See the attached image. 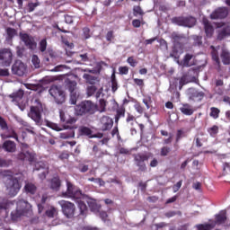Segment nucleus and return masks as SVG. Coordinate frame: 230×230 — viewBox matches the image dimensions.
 <instances>
[{"mask_svg":"<svg viewBox=\"0 0 230 230\" xmlns=\"http://www.w3.org/2000/svg\"><path fill=\"white\" fill-rule=\"evenodd\" d=\"M47 127L50 128L51 129L57 131V132H60L62 131V128H59V126L56 123H53V122H48L47 123Z\"/></svg>","mask_w":230,"mask_h":230,"instance_id":"nucleus-53","label":"nucleus"},{"mask_svg":"<svg viewBox=\"0 0 230 230\" xmlns=\"http://www.w3.org/2000/svg\"><path fill=\"white\" fill-rule=\"evenodd\" d=\"M182 39H184V36H183V35L178 34V33H176V32H172V40L174 42H180L181 40H182Z\"/></svg>","mask_w":230,"mask_h":230,"instance_id":"nucleus-51","label":"nucleus"},{"mask_svg":"<svg viewBox=\"0 0 230 230\" xmlns=\"http://www.w3.org/2000/svg\"><path fill=\"white\" fill-rule=\"evenodd\" d=\"M21 188H22L21 183L17 178L11 177L9 179V181L7 182V185H6V189L9 196L15 197L19 193Z\"/></svg>","mask_w":230,"mask_h":230,"instance_id":"nucleus-7","label":"nucleus"},{"mask_svg":"<svg viewBox=\"0 0 230 230\" xmlns=\"http://www.w3.org/2000/svg\"><path fill=\"white\" fill-rule=\"evenodd\" d=\"M3 149L9 153H14L16 151V144L13 141L6 140L3 144Z\"/></svg>","mask_w":230,"mask_h":230,"instance_id":"nucleus-25","label":"nucleus"},{"mask_svg":"<svg viewBox=\"0 0 230 230\" xmlns=\"http://www.w3.org/2000/svg\"><path fill=\"white\" fill-rule=\"evenodd\" d=\"M97 105L91 101H84L80 104L75 105L74 113L75 116H90L96 112Z\"/></svg>","mask_w":230,"mask_h":230,"instance_id":"nucleus-1","label":"nucleus"},{"mask_svg":"<svg viewBox=\"0 0 230 230\" xmlns=\"http://www.w3.org/2000/svg\"><path fill=\"white\" fill-rule=\"evenodd\" d=\"M4 132L1 134L2 139L13 138V139H15V141H17V143H20L18 134L16 133V131L13 128L7 127V128L4 129Z\"/></svg>","mask_w":230,"mask_h":230,"instance_id":"nucleus-19","label":"nucleus"},{"mask_svg":"<svg viewBox=\"0 0 230 230\" xmlns=\"http://www.w3.org/2000/svg\"><path fill=\"white\" fill-rule=\"evenodd\" d=\"M226 219L227 217L226 213L217 214L215 217V224L218 226L223 225L226 223Z\"/></svg>","mask_w":230,"mask_h":230,"instance_id":"nucleus-34","label":"nucleus"},{"mask_svg":"<svg viewBox=\"0 0 230 230\" xmlns=\"http://www.w3.org/2000/svg\"><path fill=\"white\" fill-rule=\"evenodd\" d=\"M13 53L10 48L0 49V66L9 67L13 64Z\"/></svg>","mask_w":230,"mask_h":230,"instance_id":"nucleus-4","label":"nucleus"},{"mask_svg":"<svg viewBox=\"0 0 230 230\" xmlns=\"http://www.w3.org/2000/svg\"><path fill=\"white\" fill-rule=\"evenodd\" d=\"M78 201V208L80 209V214L82 216H85L87 214V206L85 205V203L80 199H77Z\"/></svg>","mask_w":230,"mask_h":230,"instance_id":"nucleus-41","label":"nucleus"},{"mask_svg":"<svg viewBox=\"0 0 230 230\" xmlns=\"http://www.w3.org/2000/svg\"><path fill=\"white\" fill-rule=\"evenodd\" d=\"M77 86V83L75 81H72L70 79H66L65 81V87L66 89H67V91L70 93V101H71V104H76V97L77 94L75 92Z\"/></svg>","mask_w":230,"mask_h":230,"instance_id":"nucleus-9","label":"nucleus"},{"mask_svg":"<svg viewBox=\"0 0 230 230\" xmlns=\"http://www.w3.org/2000/svg\"><path fill=\"white\" fill-rule=\"evenodd\" d=\"M13 203L9 201L7 199L0 198V214L4 213V217L8 216V210Z\"/></svg>","mask_w":230,"mask_h":230,"instance_id":"nucleus-21","label":"nucleus"},{"mask_svg":"<svg viewBox=\"0 0 230 230\" xmlns=\"http://www.w3.org/2000/svg\"><path fill=\"white\" fill-rule=\"evenodd\" d=\"M172 149L169 146H163L160 151L161 156H167L171 153Z\"/></svg>","mask_w":230,"mask_h":230,"instance_id":"nucleus-54","label":"nucleus"},{"mask_svg":"<svg viewBox=\"0 0 230 230\" xmlns=\"http://www.w3.org/2000/svg\"><path fill=\"white\" fill-rule=\"evenodd\" d=\"M144 24H145V22H144V20H143V17H141V20H139V19H134V20L132 21V25H133V27L136 28V29L140 28L141 25H144Z\"/></svg>","mask_w":230,"mask_h":230,"instance_id":"nucleus-47","label":"nucleus"},{"mask_svg":"<svg viewBox=\"0 0 230 230\" xmlns=\"http://www.w3.org/2000/svg\"><path fill=\"white\" fill-rule=\"evenodd\" d=\"M48 48V41L43 39L40 40V50L42 52V54L48 50H46V49Z\"/></svg>","mask_w":230,"mask_h":230,"instance_id":"nucleus-50","label":"nucleus"},{"mask_svg":"<svg viewBox=\"0 0 230 230\" xmlns=\"http://www.w3.org/2000/svg\"><path fill=\"white\" fill-rule=\"evenodd\" d=\"M126 62H128V64H129L132 67H136L138 63V61H137L134 57L128 58V60H126Z\"/></svg>","mask_w":230,"mask_h":230,"instance_id":"nucleus-58","label":"nucleus"},{"mask_svg":"<svg viewBox=\"0 0 230 230\" xmlns=\"http://www.w3.org/2000/svg\"><path fill=\"white\" fill-rule=\"evenodd\" d=\"M208 133L211 137H217L219 133V127L217 125H213L208 128Z\"/></svg>","mask_w":230,"mask_h":230,"instance_id":"nucleus-39","label":"nucleus"},{"mask_svg":"<svg viewBox=\"0 0 230 230\" xmlns=\"http://www.w3.org/2000/svg\"><path fill=\"white\" fill-rule=\"evenodd\" d=\"M193 40H194V42H193L194 46H201L202 45V37L201 36L194 35Z\"/></svg>","mask_w":230,"mask_h":230,"instance_id":"nucleus-57","label":"nucleus"},{"mask_svg":"<svg viewBox=\"0 0 230 230\" xmlns=\"http://www.w3.org/2000/svg\"><path fill=\"white\" fill-rule=\"evenodd\" d=\"M49 92L58 104H63L66 102L65 92L60 86L53 85Z\"/></svg>","mask_w":230,"mask_h":230,"instance_id":"nucleus-6","label":"nucleus"},{"mask_svg":"<svg viewBox=\"0 0 230 230\" xmlns=\"http://www.w3.org/2000/svg\"><path fill=\"white\" fill-rule=\"evenodd\" d=\"M126 114V109L123 105H121L119 108L116 110V114H115V124L118 125L119 121L121 118H124Z\"/></svg>","mask_w":230,"mask_h":230,"instance_id":"nucleus-26","label":"nucleus"},{"mask_svg":"<svg viewBox=\"0 0 230 230\" xmlns=\"http://www.w3.org/2000/svg\"><path fill=\"white\" fill-rule=\"evenodd\" d=\"M113 39H115L114 31H108L106 34V40L109 42H111Z\"/></svg>","mask_w":230,"mask_h":230,"instance_id":"nucleus-63","label":"nucleus"},{"mask_svg":"<svg viewBox=\"0 0 230 230\" xmlns=\"http://www.w3.org/2000/svg\"><path fill=\"white\" fill-rule=\"evenodd\" d=\"M214 227L215 226L209 223L196 225L197 230H212Z\"/></svg>","mask_w":230,"mask_h":230,"instance_id":"nucleus-40","label":"nucleus"},{"mask_svg":"<svg viewBox=\"0 0 230 230\" xmlns=\"http://www.w3.org/2000/svg\"><path fill=\"white\" fill-rule=\"evenodd\" d=\"M24 96V91L20 89L17 92L13 93L9 95V98L12 99V102H19Z\"/></svg>","mask_w":230,"mask_h":230,"instance_id":"nucleus-27","label":"nucleus"},{"mask_svg":"<svg viewBox=\"0 0 230 230\" xmlns=\"http://www.w3.org/2000/svg\"><path fill=\"white\" fill-rule=\"evenodd\" d=\"M0 128L4 131L5 129H8V124L4 117L0 116Z\"/></svg>","mask_w":230,"mask_h":230,"instance_id":"nucleus-56","label":"nucleus"},{"mask_svg":"<svg viewBox=\"0 0 230 230\" xmlns=\"http://www.w3.org/2000/svg\"><path fill=\"white\" fill-rule=\"evenodd\" d=\"M23 190H25L26 193L34 195L37 191V187L32 182H27L26 185L23 187Z\"/></svg>","mask_w":230,"mask_h":230,"instance_id":"nucleus-31","label":"nucleus"},{"mask_svg":"<svg viewBox=\"0 0 230 230\" xmlns=\"http://www.w3.org/2000/svg\"><path fill=\"white\" fill-rule=\"evenodd\" d=\"M172 24L185 27V17L182 16H175L171 19Z\"/></svg>","mask_w":230,"mask_h":230,"instance_id":"nucleus-32","label":"nucleus"},{"mask_svg":"<svg viewBox=\"0 0 230 230\" xmlns=\"http://www.w3.org/2000/svg\"><path fill=\"white\" fill-rule=\"evenodd\" d=\"M220 58L224 65L230 64V53L226 49L222 50Z\"/></svg>","mask_w":230,"mask_h":230,"instance_id":"nucleus-33","label":"nucleus"},{"mask_svg":"<svg viewBox=\"0 0 230 230\" xmlns=\"http://www.w3.org/2000/svg\"><path fill=\"white\" fill-rule=\"evenodd\" d=\"M220 113H221V111L218 108L211 107L209 117L212 118L213 119H217L220 117Z\"/></svg>","mask_w":230,"mask_h":230,"instance_id":"nucleus-37","label":"nucleus"},{"mask_svg":"<svg viewBox=\"0 0 230 230\" xmlns=\"http://www.w3.org/2000/svg\"><path fill=\"white\" fill-rule=\"evenodd\" d=\"M62 196L74 199H81L84 194L82 190L76 188L71 181H66V191L63 192Z\"/></svg>","mask_w":230,"mask_h":230,"instance_id":"nucleus-5","label":"nucleus"},{"mask_svg":"<svg viewBox=\"0 0 230 230\" xmlns=\"http://www.w3.org/2000/svg\"><path fill=\"white\" fill-rule=\"evenodd\" d=\"M133 14L135 17H137L138 15L142 17L145 14V13L140 6H134Z\"/></svg>","mask_w":230,"mask_h":230,"instance_id":"nucleus-48","label":"nucleus"},{"mask_svg":"<svg viewBox=\"0 0 230 230\" xmlns=\"http://www.w3.org/2000/svg\"><path fill=\"white\" fill-rule=\"evenodd\" d=\"M226 37H230V25H226L217 33V40H224Z\"/></svg>","mask_w":230,"mask_h":230,"instance_id":"nucleus-24","label":"nucleus"},{"mask_svg":"<svg viewBox=\"0 0 230 230\" xmlns=\"http://www.w3.org/2000/svg\"><path fill=\"white\" fill-rule=\"evenodd\" d=\"M170 57L173 58L176 60H179L180 58L179 51L177 49H172V52L170 53Z\"/></svg>","mask_w":230,"mask_h":230,"instance_id":"nucleus-64","label":"nucleus"},{"mask_svg":"<svg viewBox=\"0 0 230 230\" xmlns=\"http://www.w3.org/2000/svg\"><path fill=\"white\" fill-rule=\"evenodd\" d=\"M42 112L43 106L40 99H35L33 105L31 107V110L28 113L29 118H31L38 126L42 125Z\"/></svg>","mask_w":230,"mask_h":230,"instance_id":"nucleus-2","label":"nucleus"},{"mask_svg":"<svg viewBox=\"0 0 230 230\" xmlns=\"http://www.w3.org/2000/svg\"><path fill=\"white\" fill-rule=\"evenodd\" d=\"M134 160L136 162L137 166H138V171L146 172V165L145 164L146 161L148 160V156L144 154H137L134 155Z\"/></svg>","mask_w":230,"mask_h":230,"instance_id":"nucleus-16","label":"nucleus"},{"mask_svg":"<svg viewBox=\"0 0 230 230\" xmlns=\"http://www.w3.org/2000/svg\"><path fill=\"white\" fill-rule=\"evenodd\" d=\"M78 131L81 137H92L93 131L86 126H80Z\"/></svg>","mask_w":230,"mask_h":230,"instance_id":"nucleus-29","label":"nucleus"},{"mask_svg":"<svg viewBox=\"0 0 230 230\" xmlns=\"http://www.w3.org/2000/svg\"><path fill=\"white\" fill-rule=\"evenodd\" d=\"M40 5V3H29L28 4V12L32 13L36 7Z\"/></svg>","mask_w":230,"mask_h":230,"instance_id":"nucleus-60","label":"nucleus"},{"mask_svg":"<svg viewBox=\"0 0 230 230\" xmlns=\"http://www.w3.org/2000/svg\"><path fill=\"white\" fill-rule=\"evenodd\" d=\"M180 111L186 116H191L194 112V110L189 103L182 104V107L180 108Z\"/></svg>","mask_w":230,"mask_h":230,"instance_id":"nucleus-30","label":"nucleus"},{"mask_svg":"<svg viewBox=\"0 0 230 230\" xmlns=\"http://www.w3.org/2000/svg\"><path fill=\"white\" fill-rule=\"evenodd\" d=\"M203 24H204L206 36L208 39H211V37H213L214 31H215V29H214L213 25L211 24V22L208 19H203Z\"/></svg>","mask_w":230,"mask_h":230,"instance_id":"nucleus-22","label":"nucleus"},{"mask_svg":"<svg viewBox=\"0 0 230 230\" xmlns=\"http://www.w3.org/2000/svg\"><path fill=\"white\" fill-rule=\"evenodd\" d=\"M97 87L95 85H90L86 88V94L88 97H91L95 94Z\"/></svg>","mask_w":230,"mask_h":230,"instance_id":"nucleus-45","label":"nucleus"},{"mask_svg":"<svg viewBox=\"0 0 230 230\" xmlns=\"http://www.w3.org/2000/svg\"><path fill=\"white\" fill-rule=\"evenodd\" d=\"M64 128L68 129V130L60 133L59 137L61 139H70L71 137H75V129L77 128L76 126H71L70 127V126L65 125Z\"/></svg>","mask_w":230,"mask_h":230,"instance_id":"nucleus-20","label":"nucleus"},{"mask_svg":"<svg viewBox=\"0 0 230 230\" xmlns=\"http://www.w3.org/2000/svg\"><path fill=\"white\" fill-rule=\"evenodd\" d=\"M62 185V181L58 176L53 177L50 180V189L53 190V191H59Z\"/></svg>","mask_w":230,"mask_h":230,"instance_id":"nucleus-23","label":"nucleus"},{"mask_svg":"<svg viewBox=\"0 0 230 230\" xmlns=\"http://www.w3.org/2000/svg\"><path fill=\"white\" fill-rule=\"evenodd\" d=\"M181 137H187V134L182 129H178L175 136V146H177V144L181 141Z\"/></svg>","mask_w":230,"mask_h":230,"instance_id":"nucleus-42","label":"nucleus"},{"mask_svg":"<svg viewBox=\"0 0 230 230\" xmlns=\"http://www.w3.org/2000/svg\"><path fill=\"white\" fill-rule=\"evenodd\" d=\"M31 62L36 69H39L40 67V59L38 58V56L33 55Z\"/></svg>","mask_w":230,"mask_h":230,"instance_id":"nucleus-49","label":"nucleus"},{"mask_svg":"<svg viewBox=\"0 0 230 230\" xmlns=\"http://www.w3.org/2000/svg\"><path fill=\"white\" fill-rule=\"evenodd\" d=\"M17 159L29 162L31 164L36 162V154L33 152L22 150V152L17 155Z\"/></svg>","mask_w":230,"mask_h":230,"instance_id":"nucleus-15","label":"nucleus"},{"mask_svg":"<svg viewBox=\"0 0 230 230\" xmlns=\"http://www.w3.org/2000/svg\"><path fill=\"white\" fill-rule=\"evenodd\" d=\"M34 171H41L39 174V178L41 181H44L48 177V174H49V167L45 162H37V164H35Z\"/></svg>","mask_w":230,"mask_h":230,"instance_id":"nucleus-14","label":"nucleus"},{"mask_svg":"<svg viewBox=\"0 0 230 230\" xmlns=\"http://www.w3.org/2000/svg\"><path fill=\"white\" fill-rule=\"evenodd\" d=\"M6 35L9 40H12L15 35H17V30L14 28L8 27L6 28Z\"/></svg>","mask_w":230,"mask_h":230,"instance_id":"nucleus-44","label":"nucleus"},{"mask_svg":"<svg viewBox=\"0 0 230 230\" xmlns=\"http://www.w3.org/2000/svg\"><path fill=\"white\" fill-rule=\"evenodd\" d=\"M26 72V66L22 61H15L12 66V73L18 76H23Z\"/></svg>","mask_w":230,"mask_h":230,"instance_id":"nucleus-18","label":"nucleus"},{"mask_svg":"<svg viewBox=\"0 0 230 230\" xmlns=\"http://www.w3.org/2000/svg\"><path fill=\"white\" fill-rule=\"evenodd\" d=\"M83 77L86 81V84L92 86H94L97 83H100L96 76L90 74H84Z\"/></svg>","mask_w":230,"mask_h":230,"instance_id":"nucleus-28","label":"nucleus"},{"mask_svg":"<svg viewBox=\"0 0 230 230\" xmlns=\"http://www.w3.org/2000/svg\"><path fill=\"white\" fill-rule=\"evenodd\" d=\"M83 37L84 39H85V40H87V39H90V29L88 27H84L83 29Z\"/></svg>","mask_w":230,"mask_h":230,"instance_id":"nucleus-61","label":"nucleus"},{"mask_svg":"<svg viewBox=\"0 0 230 230\" xmlns=\"http://www.w3.org/2000/svg\"><path fill=\"white\" fill-rule=\"evenodd\" d=\"M99 107H100V111L101 112L106 111L107 102L104 99H101L99 101Z\"/></svg>","mask_w":230,"mask_h":230,"instance_id":"nucleus-55","label":"nucleus"},{"mask_svg":"<svg viewBox=\"0 0 230 230\" xmlns=\"http://www.w3.org/2000/svg\"><path fill=\"white\" fill-rule=\"evenodd\" d=\"M42 57L44 63L48 66H55L58 63L57 53L51 49H47V51L42 54Z\"/></svg>","mask_w":230,"mask_h":230,"instance_id":"nucleus-11","label":"nucleus"},{"mask_svg":"<svg viewBox=\"0 0 230 230\" xmlns=\"http://www.w3.org/2000/svg\"><path fill=\"white\" fill-rule=\"evenodd\" d=\"M193 58L194 56L192 54H186L181 61L182 66L184 67H190L191 66H193L192 63L190 62Z\"/></svg>","mask_w":230,"mask_h":230,"instance_id":"nucleus-36","label":"nucleus"},{"mask_svg":"<svg viewBox=\"0 0 230 230\" xmlns=\"http://www.w3.org/2000/svg\"><path fill=\"white\" fill-rule=\"evenodd\" d=\"M187 95L190 101H193L194 102H199L204 99L206 93L195 88H189L187 91Z\"/></svg>","mask_w":230,"mask_h":230,"instance_id":"nucleus-13","label":"nucleus"},{"mask_svg":"<svg viewBox=\"0 0 230 230\" xmlns=\"http://www.w3.org/2000/svg\"><path fill=\"white\" fill-rule=\"evenodd\" d=\"M135 110L139 113L143 114L144 112V108L141 106V104L138 102H136L134 105Z\"/></svg>","mask_w":230,"mask_h":230,"instance_id":"nucleus-62","label":"nucleus"},{"mask_svg":"<svg viewBox=\"0 0 230 230\" xmlns=\"http://www.w3.org/2000/svg\"><path fill=\"white\" fill-rule=\"evenodd\" d=\"M16 209L11 213V219L16 222L31 208V205L25 200H19L16 203Z\"/></svg>","mask_w":230,"mask_h":230,"instance_id":"nucleus-3","label":"nucleus"},{"mask_svg":"<svg viewBox=\"0 0 230 230\" xmlns=\"http://www.w3.org/2000/svg\"><path fill=\"white\" fill-rule=\"evenodd\" d=\"M228 13H229V11L227 8L220 7V8L215 9V11L211 13L210 18L212 20H222L226 18Z\"/></svg>","mask_w":230,"mask_h":230,"instance_id":"nucleus-17","label":"nucleus"},{"mask_svg":"<svg viewBox=\"0 0 230 230\" xmlns=\"http://www.w3.org/2000/svg\"><path fill=\"white\" fill-rule=\"evenodd\" d=\"M113 125H114L113 119L108 115H103L100 119L99 127H100V130L102 132L111 131V128H113Z\"/></svg>","mask_w":230,"mask_h":230,"instance_id":"nucleus-10","label":"nucleus"},{"mask_svg":"<svg viewBox=\"0 0 230 230\" xmlns=\"http://www.w3.org/2000/svg\"><path fill=\"white\" fill-rule=\"evenodd\" d=\"M190 71L183 75L181 78H180V91H181L182 87L189 83H190V80L189 79Z\"/></svg>","mask_w":230,"mask_h":230,"instance_id":"nucleus-38","label":"nucleus"},{"mask_svg":"<svg viewBox=\"0 0 230 230\" xmlns=\"http://www.w3.org/2000/svg\"><path fill=\"white\" fill-rule=\"evenodd\" d=\"M196 24V18L193 16L184 17V27L191 28Z\"/></svg>","mask_w":230,"mask_h":230,"instance_id":"nucleus-35","label":"nucleus"},{"mask_svg":"<svg viewBox=\"0 0 230 230\" xmlns=\"http://www.w3.org/2000/svg\"><path fill=\"white\" fill-rule=\"evenodd\" d=\"M45 215L49 218H54L56 215H58V209L55 207H50L49 209L45 211Z\"/></svg>","mask_w":230,"mask_h":230,"instance_id":"nucleus-43","label":"nucleus"},{"mask_svg":"<svg viewBox=\"0 0 230 230\" xmlns=\"http://www.w3.org/2000/svg\"><path fill=\"white\" fill-rule=\"evenodd\" d=\"M58 204L60 205L62 212L66 218H72L75 216V206L74 203L66 200H59Z\"/></svg>","mask_w":230,"mask_h":230,"instance_id":"nucleus-8","label":"nucleus"},{"mask_svg":"<svg viewBox=\"0 0 230 230\" xmlns=\"http://www.w3.org/2000/svg\"><path fill=\"white\" fill-rule=\"evenodd\" d=\"M19 38L20 40L23 41V44H25V46L31 50H34L37 48V42L34 38L28 33L20 32Z\"/></svg>","mask_w":230,"mask_h":230,"instance_id":"nucleus-12","label":"nucleus"},{"mask_svg":"<svg viewBox=\"0 0 230 230\" xmlns=\"http://www.w3.org/2000/svg\"><path fill=\"white\" fill-rule=\"evenodd\" d=\"M25 86L27 89H31V91H38V89H40V84H25Z\"/></svg>","mask_w":230,"mask_h":230,"instance_id":"nucleus-59","label":"nucleus"},{"mask_svg":"<svg viewBox=\"0 0 230 230\" xmlns=\"http://www.w3.org/2000/svg\"><path fill=\"white\" fill-rule=\"evenodd\" d=\"M129 67L128 66H119V73L120 75H127L128 74Z\"/></svg>","mask_w":230,"mask_h":230,"instance_id":"nucleus-52","label":"nucleus"},{"mask_svg":"<svg viewBox=\"0 0 230 230\" xmlns=\"http://www.w3.org/2000/svg\"><path fill=\"white\" fill-rule=\"evenodd\" d=\"M137 120V118L132 115V113L128 112L126 116V123L130 124L131 126L134 125V121Z\"/></svg>","mask_w":230,"mask_h":230,"instance_id":"nucleus-46","label":"nucleus"}]
</instances>
